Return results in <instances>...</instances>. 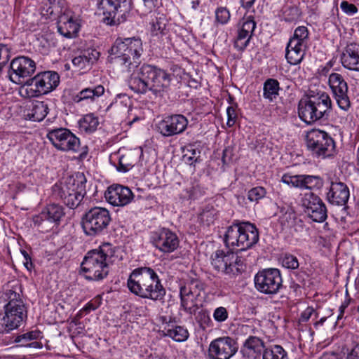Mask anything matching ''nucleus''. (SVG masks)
Here are the masks:
<instances>
[{"label": "nucleus", "mask_w": 359, "mask_h": 359, "mask_svg": "<svg viewBox=\"0 0 359 359\" xmlns=\"http://www.w3.org/2000/svg\"><path fill=\"white\" fill-rule=\"evenodd\" d=\"M146 6L151 9L156 6L157 0H143Z\"/></svg>", "instance_id": "62"}, {"label": "nucleus", "mask_w": 359, "mask_h": 359, "mask_svg": "<svg viewBox=\"0 0 359 359\" xmlns=\"http://www.w3.org/2000/svg\"><path fill=\"white\" fill-rule=\"evenodd\" d=\"M59 83L60 76L57 72H43L28 79L20 87V93L26 98L39 97L53 91Z\"/></svg>", "instance_id": "7"}, {"label": "nucleus", "mask_w": 359, "mask_h": 359, "mask_svg": "<svg viewBox=\"0 0 359 359\" xmlns=\"http://www.w3.org/2000/svg\"><path fill=\"white\" fill-rule=\"evenodd\" d=\"M266 194L265 189L262 187H257L248 191V198L252 202H257Z\"/></svg>", "instance_id": "48"}, {"label": "nucleus", "mask_w": 359, "mask_h": 359, "mask_svg": "<svg viewBox=\"0 0 359 359\" xmlns=\"http://www.w3.org/2000/svg\"><path fill=\"white\" fill-rule=\"evenodd\" d=\"M314 312V310L311 307H308L302 314L300 316V320L302 322H306L311 316L313 313Z\"/></svg>", "instance_id": "56"}, {"label": "nucleus", "mask_w": 359, "mask_h": 359, "mask_svg": "<svg viewBox=\"0 0 359 359\" xmlns=\"http://www.w3.org/2000/svg\"><path fill=\"white\" fill-rule=\"evenodd\" d=\"M306 142L308 150L316 158L329 157L335 149L332 137L325 131L318 129H312L307 133Z\"/></svg>", "instance_id": "10"}, {"label": "nucleus", "mask_w": 359, "mask_h": 359, "mask_svg": "<svg viewBox=\"0 0 359 359\" xmlns=\"http://www.w3.org/2000/svg\"><path fill=\"white\" fill-rule=\"evenodd\" d=\"M313 108H311V103L310 102V97L306 99L301 100L298 105V114L299 118L306 123L311 124L313 123Z\"/></svg>", "instance_id": "34"}, {"label": "nucleus", "mask_w": 359, "mask_h": 359, "mask_svg": "<svg viewBox=\"0 0 359 359\" xmlns=\"http://www.w3.org/2000/svg\"><path fill=\"white\" fill-rule=\"evenodd\" d=\"M309 38V31L304 26H299L295 29L293 36L289 41H294L299 46H306Z\"/></svg>", "instance_id": "41"}, {"label": "nucleus", "mask_w": 359, "mask_h": 359, "mask_svg": "<svg viewBox=\"0 0 359 359\" xmlns=\"http://www.w3.org/2000/svg\"><path fill=\"white\" fill-rule=\"evenodd\" d=\"M241 27L234 41V47L238 50H243L248 45L252 33L256 27V22L252 15L244 16L241 22Z\"/></svg>", "instance_id": "23"}, {"label": "nucleus", "mask_w": 359, "mask_h": 359, "mask_svg": "<svg viewBox=\"0 0 359 359\" xmlns=\"http://www.w3.org/2000/svg\"><path fill=\"white\" fill-rule=\"evenodd\" d=\"M100 305V300L97 299L94 302H88L85 307L83 308L84 311L86 312H89L90 311L95 310Z\"/></svg>", "instance_id": "57"}, {"label": "nucleus", "mask_w": 359, "mask_h": 359, "mask_svg": "<svg viewBox=\"0 0 359 359\" xmlns=\"http://www.w3.org/2000/svg\"><path fill=\"white\" fill-rule=\"evenodd\" d=\"M281 181L286 184L302 189L303 175L285 174L283 175Z\"/></svg>", "instance_id": "43"}, {"label": "nucleus", "mask_w": 359, "mask_h": 359, "mask_svg": "<svg viewBox=\"0 0 359 359\" xmlns=\"http://www.w3.org/2000/svg\"><path fill=\"white\" fill-rule=\"evenodd\" d=\"M47 137L53 145L60 151L76 152L80 146L79 139L67 128L52 130L47 134Z\"/></svg>", "instance_id": "15"}, {"label": "nucleus", "mask_w": 359, "mask_h": 359, "mask_svg": "<svg viewBox=\"0 0 359 359\" xmlns=\"http://www.w3.org/2000/svg\"><path fill=\"white\" fill-rule=\"evenodd\" d=\"M195 158V156H189V154L186 153L183 155V160L190 165H192L194 163V159Z\"/></svg>", "instance_id": "61"}, {"label": "nucleus", "mask_w": 359, "mask_h": 359, "mask_svg": "<svg viewBox=\"0 0 359 359\" xmlns=\"http://www.w3.org/2000/svg\"><path fill=\"white\" fill-rule=\"evenodd\" d=\"M340 7L341 10L347 14H354L358 11L355 5L349 4L348 1H343L341 3Z\"/></svg>", "instance_id": "54"}, {"label": "nucleus", "mask_w": 359, "mask_h": 359, "mask_svg": "<svg viewBox=\"0 0 359 359\" xmlns=\"http://www.w3.org/2000/svg\"><path fill=\"white\" fill-rule=\"evenodd\" d=\"M213 318L217 322L225 321L228 318L226 309L222 306L217 308L214 311Z\"/></svg>", "instance_id": "52"}, {"label": "nucleus", "mask_w": 359, "mask_h": 359, "mask_svg": "<svg viewBox=\"0 0 359 359\" xmlns=\"http://www.w3.org/2000/svg\"><path fill=\"white\" fill-rule=\"evenodd\" d=\"M65 213L62 205L53 203L48 205L37 215L33 217L34 227L41 232H48L54 225H58Z\"/></svg>", "instance_id": "13"}, {"label": "nucleus", "mask_w": 359, "mask_h": 359, "mask_svg": "<svg viewBox=\"0 0 359 359\" xmlns=\"http://www.w3.org/2000/svg\"><path fill=\"white\" fill-rule=\"evenodd\" d=\"M10 68V80L15 83L23 85L24 79L34 73L36 63L28 57L20 56L11 61Z\"/></svg>", "instance_id": "16"}, {"label": "nucleus", "mask_w": 359, "mask_h": 359, "mask_svg": "<svg viewBox=\"0 0 359 359\" xmlns=\"http://www.w3.org/2000/svg\"><path fill=\"white\" fill-rule=\"evenodd\" d=\"M104 93V88L102 85H97L94 87L86 88L81 90L76 95H73L72 100L79 103L83 100H93L96 97H99Z\"/></svg>", "instance_id": "31"}, {"label": "nucleus", "mask_w": 359, "mask_h": 359, "mask_svg": "<svg viewBox=\"0 0 359 359\" xmlns=\"http://www.w3.org/2000/svg\"><path fill=\"white\" fill-rule=\"evenodd\" d=\"M212 265L217 271L228 275L240 273L244 270L243 262L231 250H218L212 257Z\"/></svg>", "instance_id": "12"}, {"label": "nucleus", "mask_w": 359, "mask_h": 359, "mask_svg": "<svg viewBox=\"0 0 359 359\" xmlns=\"http://www.w3.org/2000/svg\"><path fill=\"white\" fill-rule=\"evenodd\" d=\"M48 113V106L44 102L36 101L32 106L30 112L27 114V117L33 121H41L46 116Z\"/></svg>", "instance_id": "33"}, {"label": "nucleus", "mask_w": 359, "mask_h": 359, "mask_svg": "<svg viewBox=\"0 0 359 359\" xmlns=\"http://www.w3.org/2000/svg\"><path fill=\"white\" fill-rule=\"evenodd\" d=\"M131 90L137 93L151 92L156 97H162L168 90L170 77L165 70L156 66L143 65L137 76L132 75L128 81Z\"/></svg>", "instance_id": "1"}, {"label": "nucleus", "mask_w": 359, "mask_h": 359, "mask_svg": "<svg viewBox=\"0 0 359 359\" xmlns=\"http://www.w3.org/2000/svg\"><path fill=\"white\" fill-rule=\"evenodd\" d=\"M282 265L289 269H296L299 267L297 258L290 254H285L281 259Z\"/></svg>", "instance_id": "47"}, {"label": "nucleus", "mask_w": 359, "mask_h": 359, "mask_svg": "<svg viewBox=\"0 0 359 359\" xmlns=\"http://www.w3.org/2000/svg\"><path fill=\"white\" fill-rule=\"evenodd\" d=\"M349 189L346 184L341 182H332L327 193V201L337 206L345 205L349 198Z\"/></svg>", "instance_id": "25"}, {"label": "nucleus", "mask_w": 359, "mask_h": 359, "mask_svg": "<svg viewBox=\"0 0 359 359\" xmlns=\"http://www.w3.org/2000/svg\"><path fill=\"white\" fill-rule=\"evenodd\" d=\"M142 52V42L139 39L116 40L110 50V54L115 55L118 63L124 65L128 72L137 67Z\"/></svg>", "instance_id": "8"}, {"label": "nucleus", "mask_w": 359, "mask_h": 359, "mask_svg": "<svg viewBox=\"0 0 359 359\" xmlns=\"http://www.w3.org/2000/svg\"><path fill=\"white\" fill-rule=\"evenodd\" d=\"M286 357L287 353L283 347L275 345L264 350L262 359H285Z\"/></svg>", "instance_id": "38"}, {"label": "nucleus", "mask_w": 359, "mask_h": 359, "mask_svg": "<svg viewBox=\"0 0 359 359\" xmlns=\"http://www.w3.org/2000/svg\"><path fill=\"white\" fill-rule=\"evenodd\" d=\"M323 184V181L319 176L303 175L302 189H319Z\"/></svg>", "instance_id": "37"}, {"label": "nucleus", "mask_w": 359, "mask_h": 359, "mask_svg": "<svg viewBox=\"0 0 359 359\" xmlns=\"http://www.w3.org/2000/svg\"><path fill=\"white\" fill-rule=\"evenodd\" d=\"M166 23L163 18H156L151 24V32L154 35H165L166 34Z\"/></svg>", "instance_id": "45"}, {"label": "nucleus", "mask_w": 359, "mask_h": 359, "mask_svg": "<svg viewBox=\"0 0 359 359\" xmlns=\"http://www.w3.org/2000/svg\"><path fill=\"white\" fill-rule=\"evenodd\" d=\"M166 336L171 337L176 341H184L187 339L189 332L187 329L182 326H176L175 328L166 330Z\"/></svg>", "instance_id": "39"}, {"label": "nucleus", "mask_w": 359, "mask_h": 359, "mask_svg": "<svg viewBox=\"0 0 359 359\" xmlns=\"http://www.w3.org/2000/svg\"><path fill=\"white\" fill-rule=\"evenodd\" d=\"M294 219H295L294 212L291 209L288 210L282 216V217L280 219L281 224L284 226H291L294 224Z\"/></svg>", "instance_id": "51"}, {"label": "nucleus", "mask_w": 359, "mask_h": 359, "mask_svg": "<svg viewBox=\"0 0 359 359\" xmlns=\"http://www.w3.org/2000/svg\"><path fill=\"white\" fill-rule=\"evenodd\" d=\"M226 114H227V117H228L227 125L229 127H231L235 124L236 117H237L235 108L233 107H229L226 109Z\"/></svg>", "instance_id": "53"}, {"label": "nucleus", "mask_w": 359, "mask_h": 359, "mask_svg": "<svg viewBox=\"0 0 359 359\" xmlns=\"http://www.w3.org/2000/svg\"><path fill=\"white\" fill-rule=\"evenodd\" d=\"M306 46H299L294 41L287 43L285 50V57L292 65L299 64L304 57V49Z\"/></svg>", "instance_id": "30"}, {"label": "nucleus", "mask_w": 359, "mask_h": 359, "mask_svg": "<svg viewBox=\"0 0 359 359\" xmlns=\"http://www.w3.org/2000/svg\"><path fill=\"white\" fill-rule=\"evenodd\" d=\"M320 359H337V357L334 355H323Z\"/></svg>", "instance_id": "64"}, {"label": "nucleus", "mask_w": 359, "mask_h": 359, "mask_svg": "<svg viewBox=\"0 0 359 359\" xmlns=\"http://www.w3.org/2000/svg\"><path fill=\"white\" fill-rule=\"evenodd\" d=\"M99 56L100 53L98 51L95 49H88L73 58L72 63L75 67L80 70L88 69L97 60Z\"/></svg>", "instance_id": "29"}, {"label": "nucleus", "mask_w": 359, "mask_h": 359, "mask_svg": "<svg viewBox=\"0 0 359 359\" xmlns=\"http://www.w3.org/2000/svg\"><path fill=\"white\" fill-rule=\"evenodd\" d=\"M283 280L280 271L267 269L259 271L255 277L256 289L266 294H275L282 287Z\"/></svg>", "instance_id": "14"}, {"label": "nucleus", "mask_w": 359, "mask_h": 359, "mask_svg": "<svg viewBox=\"0 0 359 359\" xmlns=\"http://www.w3.org/2000/svg\"><path fill=\"white\" fill-rule=\"evenodd\" d=\"M188 125L187 118L181 114L168 116L158 124L159 133L165 136L170 137L183 133Z\"/></svg>", "instance_id": "20"}, {"label": "nucleus", "mask_w": 359, "mask_h": 359, "mask_svg": "<svg viewBox=\"0 0 359 359\" xmlns=\"http://www.w3.org/2000/svg\"><path fill=\"white\" fill-rule=\"evenodd\" d=\"M151 242L156 248L163 252H173L179 245L177 235L168 229H162L154 232L151 236Z\"/></svg>", "instance_id": "21"}, {"label": "nucleus", "mask_w": 359, "mask_h": 359, "mask_svg": "<svg viewBox=\"0 0 359 359\" xmlns=\"http://www.w3.org/2000/svg\"><path fill=\"white\" fill-rule=\"evenodd\" d=\"M111 256L112 250L109 243L89 251L81 264L86 279L100 280L106 278L109 271V264Z\"/></svg>", "instance_id": "3"}, {"label": "nucleus", "mask_w": 359, "mask_h": 359, "mask_svg": "<svg viewBox=\"0 0 359 359\" xmlns=\"http://www.w3.org/2000/svg\"><path fill=\"white\" fill-rule=\"evenodd\" d=\"M86 179L83 173L66 178L60 187L54 188L55 193L64 203L72 209L79 206L86 194Z\"/></svg>", "instance_id": "6"}, {"label": "nucleus", "mask_w": 359, "mask_h": 359, "mask_svg": "<svg viewBox=\"0 0 359 359\" xmlns=\"http://www.w3.org/2000/svg\"><path fill=\"white\" fill-rule=\"evenodd\" d=\"M41 332L39 331H31L20 335H18L15 337L14 341L15 343L20 344V346H22V343L29 344V341L34 339H36L40 337Z\"/></svg>", "instance_id": "44"}, {"label": "nucleus", "mask_w": 359, "mask_h": 359, "mask_svg": "<svg viewBox=\"0 0 359 359\" xmlns=\"http://www.w3.org/2000/svg\"><path fill=\"white\" fill-rule=\"evenodd\" d=\"M138 152L130 151L119 157L118 165L116 169L118 172H126L129 171L137 163Z\"/></svg>", "instance_id": "32"}, {"label": "nucleus", "mask_w": 359, "mask_h": 359, "mask_svg": "<svg viewBox=\"0 0 359 359\" xmlns=\"http://www.w3.org/2000/svg\"><path fill=\"white\" fill-rule=\"evenodd\" d=\"M237 351L236 341L231 337H223L210 343L208 355L210 359H230Z\"/></svg>", "instance_id": "18"}, {"label": "nucleus", "mask_w": 359, "mask_h": 359, "mask_svg": "<svg viewBox=\"0 0 359 359\" xmlns=\"http://www.w3.org/2000/svg\"><path fill=\"white\" fill-rule=\"evenodd\" d=\"M22 346H26V347H33V348H40L41 346L40 343L38 341H32V342H29V344L22 343Z\"/></svg>", "instance_id": "63"}, {"label": "nucleus", "mask_w": 359, "mask_h": 359, "mask_svg": "<svg viewBox=\"0 0 359 359\" xmlns=\"http://www.w3.org/2000/svg\"><path fill=\"white\" fill-rule=\"evenodd\" d=\"M98 10L104 16V22L109 25H118L126 20L130 9V0H100Z\"/></svg>", "instance_id": "11"}, {"label": "nucleus", "mask_w": 359, "mask_h": 359, "mask_svg": "<svg viewBox=\"0 0 359 359\" xmlns=\"http://www.w3.org/2000/svg\"><path fill=\"white\" fill-rule=\"evenodd\" d=\"M79 27V24L67 14L64 13L58 18L57 30L60 34L67 38L76 36Z\"/></svg>", "instance_id": "27"}, {"label": "nucleus", "mask_w": 359, "mask_h": 359, "mask_svg": "<svg viewBox=\"0 0 359 359\" xmlns=\"http://www.w3.org/2000/svg\"><path fill=\"white\" fill-rule=\"evenodd\" d=\"M329 85L339 107L346 111L351 107L348 97V86L343 76L338 73H332L329 76Z\"/></svg>", "instance_id": "19"}, {"label": "nucleus", "mask_w": 359, "mask_h": 359, "mask_svg": "<svg viewBox=\"0 0 359 359\" xmlns=\"http://www.w3.org/2000/svg\"><path fill=\"white\" fill-rule=\"evenodd\" d=\"M284 15L286 21L292 22L299 18L300 12L297 6H288L284 10Z\"/></svg>", "instance_id": "49"}, {"label": "nucleus", "mask_w": 359, "mask_h": 359, "mask_svg": "<svg viewBox=\"0 0 359 359\" xmlns=\"http://www.w3.org/2000/svg\"><path fill=\"white\" fill-rule=\"evenodd\" d=\"M111 220L108 210L94 207L86 212L81 218V226L86 235L96 236L107 229Z\"/></svg>", "instance_id": "9"}, {"label": "nucleus", "mask_w": 359, "mask_h": 359, "mask_svg": "<svg viewBox=\"0 0 359 359\" xmlns=\"http://www.w3.org/2000/svg\"><path fill=\"white\" fill-rule=\"evenodd\" d=\"M99 125L98 118L93 114L85 115L79 121V130L86 133H91L96 130Z\"/></svg>", "instance_id": "35"}, {"label": "nucleus", "mask_w": 359, "mask_h": 359, "mask_svg": "<svg viewBox=\"0 0 359 359\" xmlns=\"http://www.w3.org/2000/svg\"><path fill=\"white\" fill-rule=\"evenodd\" d=\"M310 102L313 110V123L327 117L332 107L331 99L327 94L322 93L316 95H311Z\"/></svg>", "instance_id": "24"}, {"label": "nucleus", "mask_w": 359, "mask_h": 359, "mask_svg": "<svg viewBox=\"0 0 359 359\" xmlns=\"http://www.w3.org/2000/svg\"><path fill=\"white\" fill-rule=\"evenodd\" d=\"M8 302L4 306V314L0 316V333L18 328L27 317V311L19 294L12 290L4 293Z\"/></svg>", "instance_id": "5"}, {"label": "nucleus", "mask_w": 359, "mask_h": 359, "mask_svg": "<svg viewBox=\"0 0 359 359\" xmlns=\"http://www.w3.org/2000/svg\"><path fill=\"white\" fill-rule=\"evenodd\" d=\"M21 252L23 255L25 259V262L24 263V264L27 269H29V266L32 265L31 262V258L25 250H21Z\"/></svg>", "instance_id": "59"}, {"label": "nucleus", "mask_w": 359, "mask_h": 359, "mask_svg": "<svg viewBox=\"0 0 359 359\" xmlns=\"http://www.w3.org/2000/svg\"><path fill=\"white\" fill-rule=\"evenodd\" d=\"M244 347L254 353H260L264 348V344L257 337H249L244 343Z\"/></svg>", "instance_id": "40"}, {"label": "nucleus", "mask_w": 359, "mask_h": 359, "mask_svg": "<svg viewBox=\"0 0 359 359\" xmlns=\"http://www.w3.org/2000/svg\"><path fill=\"white\" fill-rule=\"evenodd\" d=\"M230 17V12L226 7H219L215 11L216 21L221 25L226 24Z\"/></svg>", "instance_id": "46"}, {"label": "nucleus", "mask_w": 359, "mask_h": 359, "mask_svg": "<svg viewBox=\"0 0 359 359\" xmlns=\"http://www.w3.org/2000/svg\"><path fill=\"white\" fill-rule=\"evenodd\" d=\"M279 90V82L276 79H268L264 83V97L271 102L278 95Z\"/></svg>", "instance_id": "36"}, {"label": "nucleus", "mask_w": 359, "mask_h": 359, "mask_svg": "<svg viewBox=\"0 0 359 359\" xmlns=\"http://www.w3.org/2000/svg\"><path fill=\"white\" fill-rule=\"evenodd\" d=\"M180 287H188L199 296L200 292L203 290V284L197 279H193Z\"/></svg>", "instance_id": "50"}, {"label": "nucleus", "mask_w": 359, "mask_h": 359, "mask_svg": "<svg viewBox=\"0 0 359 359\" xmlns=\"http://www.w3.org/2000/svg\"><path fill=\"white\" fill-rule=\"evenodd\" d=\"M347 359H359V345L355 346L348 354Z\"/></svg>", "instance_id": "58"}, {"label": "nucleus", "mask_w": 359, "mask_h": 359, "mask_svg": "<svg viewBox=\"0 0 359 359\" xmlns=\"http://www.w3.org/2000/svg\"><path fill=\"white\" fill-rule=\"evenodd\" d=\"M104 197L107 201L114 206H124L131 202L133 194L126 187L113 184L105 191Z\"/></svg>", "instance_id": "22"}, {"label": "nucleus", "mask_w": 359, "mask_h": 359, "mask_svg": "<svg viewBox=\"0 0 359 359\" xmlns=\"http://www.w3.org/2000/svg\"><path fill=\"white\" fill-rule=\"evenodd\" d=\"M129 290L134 294L154 301L161 300L165 294L156 273L149 267H140L134 269L127 282Z\"/></svg>", "instance_id": "2"}, {"label": "nucleus", "mask_w": 359, "mask_h": 359, "mask_svg": "<svg viewBox=\"0 0 359 359\" xmlns=\"http://www.w3.org/2000/svg\"><path fill=\"white\" fill-rule=\"evenodd\" d=\"M232 159V151L231 149L226 148L223 151L222 161L224 164H228Z\"/></svg>", "instance_id": "55"}, {"label": "nucleus", "mask_w": 359, "mask_h": 359, "mask_svg": "<svg viewBox=\"0 0 359 359\" xmlns=\"http://www.w3.org/2000/svg\"><path fill=\"white\" fill-rule=\"evenodd\" d=\"M255 1V0H241V6L246 9L250 8Z\"/></svg>", "instance_id": "60"}, {"label": "nucleus", "mask_w": 359, "mask_h": 359, "mask_svg": "<svg viewBox=\"0 0 359 359\" xmlns=\"http://www.w3.org/2000/svg\"><path fill=\"white\" fill-rule=\"evenodd\" d=\"M304 213L315 222H323L327 217V210L323 200L313 192L307 193L302 199Z\"/></svg>", "instance_id": "17"}, {"label": "nucleus", "mask_w": 359, "mask_h": 359, "mask_svg": "<svg viewBox=\"0 0 359 359\" xmlns=\"http://www.w3.org/2000/svg\"><path fill=\"white\" fill-rule=\"evenodd\" d=\"M217 211L211 205L205 206L200 213L199 218L201 222L210 225L217 219Z\"/></svg>", "instance_id": "42"}, {"label": "nucleus", "mask_w": 359, "mask_h": 359, "mask_svg": "<svg viewBox=\"0 0 359 359\" xmlns=\"http://www.w3.org/2000/svg\"><path fill=\"white\" fill-rule=\"evenodd\" d=\"M180 296L183 309L189 314L195 313L198 309L196 302L198 294L188 287H180Z\"/></svg>", "instance_id": "28"}, {"label": "nucleus", "mask_w": 359, "mask_h": 359, "mask_svg": "<svg viewBox=\"0 0 359 359\" xmlns=\"http://www.w3.org/2000/svg\"><path fill=\"white\" fill-rule=\"evenodd\" d=\"M341 61L344 67L355 72H359V44H348L341 55Z\"/></svg>", "instance_id": "26"}, {"label": "nucleus", "mask_w": 359, "mask_h": 359, "mask_svg": "<svg viewBox=\"0 0 359 359\" xmlns=\"http://www.w3.org/2000/svg\"><path fill=\"white\" fill-rule=\"evenodd\" d=\"M259 241V232L255 224L249 222L237 221L228 227L224 235L227 247L236 246L238 251L250 248Z\"/></svg>", "instance_id": "4"}]
</instances>
